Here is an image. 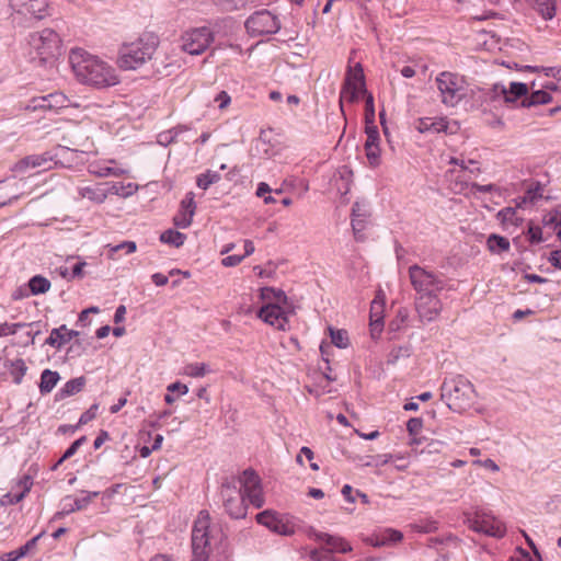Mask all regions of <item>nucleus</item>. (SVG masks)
<instances>
[{
  "label": "nucleus",
  "instance_id": "f257e3e1",
  "mask_svg": "<svg viewBox=\"0 0 561 561\" xmlns=\"http://www.w3.org/2000/svg\"><path fill=\"white\" fill-rule=\"evenodd\" d=\"M220 496L226 512L237 519L247 516L245 500L256 508L264 504L260 478L250 469L244 470L240 477L226 479L220 488Z\"/></svg>",
  "mask_w": 561,
  "mask_h": 561
},
{
  "label": "nucleus",
  "instance_id": "f03ea898",
  "mask_svg": "<svg viewBox=\"0 0 561 561\" xmlns=\"http://www.w3.org/2000/svg\"><path fill=\"white\" fill-rule=\"evenodd\" d=\"M69 61L76 78L96 89L114 87L119 83L116 69L106 60L82 48L71 49Z\"/></svg>",
  "mask_w": 561,
  "mask_h": 561
},
{
  "label": "nucleus",
  "instance_id": "7ed1b4c3",
  "mask_svg": "<svg viewBox=\"0 0 561 561\" xmlns=\"http://www.w3.org/2000/svg\"><path fill=\"white\" fill-rule=\"evenodd\" d=\"M225 540L221 527L210 522L207 511H201L192 530V561H208L214 549Z\"/></svg>",
  "mask_w": 561,
  "mask_h": 561
},
{
  "label": "nucleus",
  "instance_id": "20e7f679",
  "mask_svg": "<svg viewBox=\"0 0 561 561\" xmlns=\"http://www.w3.org/2000/svg\"><path fill=\"white\" fill-rule=\"evenodd\" d=\"M157 46L158 42L153 36L124 43L118 49L116 64L122 70H137L152 58Z\"/></svg>",
  "mask_w": 561,
  "mask_h": 561
},
{
  "label": "nucleus",
  "instance_id": "39448f33",
  "mask_svg": "<svg viewBox=\"0 0 561 561\" xmlns=\"http://www.w3.org/2000/svg\"><path fill=\"white\" fill-rule=\"evenodd\" d=\"M28 56L39 65L53 64L60 55L61 41L51 28H44L28 35Z\"/></svg>",
  "mask_w": 561,
  "mask_h": 561
},
{
  "label": "nucleus",
  "instance_id": "423d86ee",
  "mask_svg": "<svg viewBox=\"0 0 561 561\" xmlns=\"http://www.w3.org/2000/svg\"><path fill=\"white\" fill-rule=\"evenodd\" d=\"M440 397L449 409L462 411L473 403L476 391L473 385L463 376L445 378L440 386Z\"/></svg>",
  "mask_w": 561,
  "mask_h": 561
},
{
  "label": "nucleus",
  "instance_id": "0eeeda50",
  "mask_svg": "<svg viewBox=\"0 0 561 561\" xmlns=\"http://www.w3.org/2000/svg\"><path fill=\"white\" fill-rule=\"evenodd\" d=\"M408 274L415 296L439 294L445 288V280L442 275L426 267L413 264L409 267Z\"/></svg>",
  "mask_w": 561,
  "mask_h": 561
},
{
  "label": "nucleus",
  "instance_id": "6e6552de",
  "mask_svg": "<svg viewBox=\"0 0 561 561\" xmlns=\"http://www.w3.org/2000/svg\"><path fill=\"white\" fill-rule=\"evenodd\" d=\"M442 102L447 106L457 105L468 93V83L463 76L453 72H442L436 78Z\"/></svg>",
  "mask_w": 561,
  "mask_h": 561
},
{
  "label": "nucleus",
  "instance_id": "1a4fd4ad",
  "mask_svg": "<svg viewBox=\"0 0 561 561\" xmlns=\"http://www.w3.org/2000/svg\"><path fill=\"white\" fill-rule=\"evenodd\" d=\"M367 94L365 85V76L363 67L359 62L354 66H348L345 79L340 92V106L343 111V102L350 103L358 101L360 95Z\"/></svg>",
  "mask_w": 561,
  "mask_h": 561
},
{
  "label": "nucleus",
  "instance_id": "9d476101",
  "mask_svg": "<svg viewBox=\"0 0 561 561\" xmlns=\"http://www.w3.org/2000/svg\"><path fill=\"white\" fill-rule=\"evenodd\" d=\"M466 523L473 531L481 533L494 538H503L506 527L502 520L482 510L476 511L466 518Z\"/></svg>",
  "mask_w": 561,
  "mask_h": 561
},
{
  "label": "nucleus",
  "instance_id": "9b49d317",
  "mask_svg": "<svg viewBox=\"0 0 561 561\" xmlns=\"http://www.w3.org/2000/svg\"><path fill=\"white\" fill-rule=\"evenodd\" d=\"M214 41V34L206 26L191 28L181 36L180 47L190 55L203 54Z\"/></svg>",
  "mask_w": 561,
  "mask_h": 561
},
{
  "label": "nucleus",
  "instance_id": "f8f14e48",
  "mask_svg": "<svg viewBox=\"0 0 561 561\" xmlns=\"http://www.w3.org/2000/svg\"><path fill=\"white\" fill-rule=\"evenodd\" d=\"M245 27L250 35L261 36L275 34L280 28V23L272 12L261 10L248 18Z\"/></svg>",
  "mask_w": 561,
  "mask_h": 561
},
{
  "label": "nucleus",
  "instance_id": "ddd939ff",
  "mask_svg": "<svg viewBox=\"0 0 561 561\" xmlns=\"http://www.w3.org/2000/svg\"><path fill=\"white\" fill-rule=\"evenodd\" d=\"M256 520L273 533L282 536H291L296 531L295 518L286 514L264 511L256 515Z\"/></svg>",
  "mask_w": 561,
  "mask_h": 561
},
{
  "label": "nucleus",
  "instance_id": "4468645a",
  "mask_svg": "<svg viewBox=\"0 0 561 561\" xmlns=\"http://www.w3.org/2000/svg\"><path fill=\"white\" fill-rule=\"evenodd\" d=\"M289 313L280 305L267 302L259 310L257 317L277 330L286 331L289 328Z\"/></svg>",
  "mask_w": 561,
  "mask_h": 561
},
{
  "label": "nucleus",
  "instance_id": "2eb2a0df",
  "mask_svg": "<svg viewBox=\"0 0 561 561\" xmlns=\"http://www.w3.org/2000/svg\"><path fill=\"white\" fill-rule=\"evenodd\" d=\"M443 309L438 294L415 296V310L422 322H432L438 318Z\"/></svg>",
  "mask_w": 561,
  "mask_h": 561
},
{
  "label": "nucleus",
  "instance_id": "dca6fc26",
  "mask_svg": "<svg viewBox=\"0 0 561 561\" xmlns=\"http://www.w3.org/2000/svg\"><path fill=\"white\" fill-rule=\"evenodd\" d=\"M69 106H78L75 104L67 95L61 92L50 93L48 95L34 98L30 104L26 106V110H49L57 111L60 108H66Z\"/></svg>",
  "mask_w": 561,
  "mask_h": 561
},
{
  "label": "nucleus",
  "instance_id": "f3484780",
  "mask_svg": "<svg viewBox=\"0 0 561 561\" xmlns=\"http://www.w3.org/2000/svg\"><path fill=\"white\" fill-rule=\"evenodd\" d=\"M10 8L13 12L42 20L48 15V3L46 0H10Z\"/></svg>",
  "mask_w": 561,
  "mask_h": 561
},
{
  "label": "nucleus",
  "instance_id": "a211bd4d",
  "mask_svg": "<svg viewBox=\"0 0 561 561\" xmlns=\"http://www.w3.org/2000/svg\"><path fill=\"white\" fill-rule=\"evenodd\" d=\"M308 537L318 542L324 543L328 547L324 551L329 554L333 552L347 553L352 551L351 545L344 538L318 531L312 527L308 530Z\"/></svg>",
  "mask_w": 561,
  "mask_h": 561
},
{
  "label": "nucleus",
  "instance_id": "6ab92c4d",
  "mask_svg": "<svg viewBox=\"0 0 561 561\" xmlns=\"http://www.w3.org/2000/svg\"><path fill=\"white\" fill-rule=\"evenodd\" d=\"M403 539V534L393 528H380L365 538V542L373 547L393 546Z\"/></svg>",
  "mask_w": 561,
  "mask_h": 561
},
{
  "label": "nucleus",
  "instance_id": "aec40b11",
  "mask_svg": "<svg viewBox=\"0 0 561 561\" xmlns=\"http://www.w3.org/2000/svg\"><path fill=\"white\" fill-rule=\"evenodd\" d=\"M88 171L90 174L98 178H117L126 173V170L117 167L115 160H99L90 162L88 165Z\"/></svg>",
  "mask_w": 561,
  "mask_h": 561
},
{
  "label": "nucleus",
  "instance_id": "412c9836",
  "mask_svg": "<svg viewBox=\"0 0 561 561\" xmlns=\"http://www.w3.org/2000/svg\"><path fill=\"white\" fill-rule=\"evenodd\" d=\"M99 496V492H82V496H66L62 500V513L70 514L76 511L84 510L94 497Z\"/></svg>",
  "mask_w": 561,
  "mask_h": 561
},
{
  "label": "nucleus",
  "instance_id": "4be33fe9",
  "mask_svg": "<svg viewBox=\"0 0 561 561\" xmlns=\"http://www.w3.org/2000/svg\"><path fill=\"white\" fill-rule=\"evenodd\" d=\"M51 158L47 154H32L23 158L14 165L15 172H24L28 169L42 168L46 170L50 168Z\"/></svg>",
  "mask_w": 561,
  "mask_h": 561
},
{
  "label": "nucleus",
  "instance_id": "5701e85b",
  "mask_svg": "<svg viewBox=\"0 0 561 561\" xmlns=\"http://www.w3.org/2000/svg\"><path fill=\"white\" fill-rule=\"evenodd\" d=\"M79 332L73 330H68L65 324L59 328L53 329L50 335L45 341V344L60 348L66 343L70 342L75 336H78Z\"/></svg>",
  "mask_w": 561,
  "mask_h": 561
},
{
  "label": "nucleus",
  "instance_id": "b1692460",
  "mask_svg": "<svg viewBox=\"0 0 561 561\" xmlns=\"http://www.w3.org/2000/svg\"><path fill=\"white\" fill-rule=\"evenodd\" d=\"M420 133H447L448 122L443 117H422L415 124Z\"/></svg>",
  "mask_w": 561,
  "mask_h": 561
},
{
  "label": "nucleus",
  "instance_id": "393cba45",
  "mask_svg": "<svg viewBox=\"0 0 561 561\" xmlns=\"http://www.w3.org/2000/svg\"><path fill=\"white\" fill-rule=\"evenodd\" d=\"M78 194L81 198H87L95 204H102L107 198V191H105L104 184L80 186L78 187Z\"/></svg>",
  "mask_w": 561,
  "mask_h": 561
},
{
  "label": "nucleus",
  "instance_id": "a878e982",
  "mask_svg": "<svg viewBox=\"0 0 561 561\" xmlns=\"http://www.w3.org/2000/svg\"><path fill=\"white\" fill-rule=\"evenodd\" d=\"M19 485L22 486V490L20 492H9L1 497L0 502L2 505H14L25 497L26 493L31 490L32 486V481L30 477H24L23 479H21Z\"/></svg>",
  "mask_w": 561,
  "mask_h": 561
},
{
  "label": "nucleus",
  "instance_id": "bb28decb",
  "mask_svg": "<svg viewBox=\"0 0 561 561\" xmlns=\"http://www.w3.org/2000/svg\"><path fill=\"white\" fill-rule=\"evenodd\" d=\"M85 383L87 379L83 376L70 379L64 385L61 389H59L56 397L57 399L62 400L73 394H77L84 388Z\"/></svg>",
  "mask_w": 561,
  "mask_h": 561
},
{
  "label": "nucleus",
  "instance_id": "cd10ccee",
  "mask_svg": "<svg viewBox=\"0 0 561 561\" xmlns=\"http://www.w3.org/2000/svg\"><path fill=\"white\" fill-rule=\"evenodd\" d=\"M381 311L382 304L374 300L370 307V331L373 337H376V335L380 334L382 331L383 323Z\"/></svg>",
  "mask_w": 561,
  "mask_h": 561
},
{
  "label": "nucleus",
  "instance_id": "c85d7f7f",
  "mask_svg": "<svg viewBox=\"0 0 561 561\" xmlns=\"http://www.w3.org/2000/svg\"><path fill=\"white\" fill-rule=\"evenodd\" d=\"M60 379L58 371L44 369L41 374L39 392L47 394L56 387Z\"/></svg>",
  "mask_w": 561,
  "mask_h": 561
},
{
  "label": "nucleus",
  "instance_id": "c756f323",
  "mask_svg": "<svg viewBox=\"0 0 561 561\" xmlns=\"http://www.w3.org/2000/svg\"><path fill=\"white\" fill-rule=\"evenodd\" d=\"M4 366L8 368L15 385H20L22 382L23 377L25 376L28 369L24 359L22 358L8 360Z\"/></svg>",
  "mask_w": 561,
  "mask_h": 561
},
{
  "label": "nucleus",
  "instance_id": "7c9ffc66",
  "mask_svg": "<svg viewBox=\"0 0 561 561\" xmlns=\"http://www.w3.org/2000/svg\"><path fill=\"white\" fill-rule=\"evenodd\" d=\"M104 186H105V191H107V196L108 195H117L121 197H128V196L133 195L137 190V185H135L134 183L124 184V183H119V182H113V183H104Z\"/></svg>",
  "mask_w": 561,
  "mask_h": 561
},
{
  "label": "nucleus",
  "instance_id": "2f4dec72",
  "mask_svg": "<svg viewBox=\"0 0 561 561\" xmlns=\"http://www.w3.org/2000/svg\"><path fill=\"white\" fill-rule=\"evenodd\" d=\"M534 9L545 19L551 20L556 14L554 0H528Z\"/></svg>",
  "mask_w": 561,
  "mask_h": 561
},
{
  "label": "nucleus",
  "instance_id": "473e14b6",
  "mask_svg": "<svg viewBox=\"0 0 561 561\" xmlns=\"http://www.w3.org/2000/svg\"><path fill=\"white\" fill-rule=\"evenodd\" d=\"M552 100V96L549 92L545 90L534 91L529 96L525 98L522 102V105L525 107H530L539 104H548Z\"/></svg>",
  "mask_w": 561,
  "mask_h": 561
},
{
  "label": "nucleus",
  "instance_id": "72a5a7b5",
  "mask_svg": "<svg viewBox=\"0 0 561 561\" xmlns=\"http://www.w3.org/2000/svg\"><path fill=\"white\" fill-rule=\"evenodd\" d=\"M486 245L492 253H501L510 250L508 239L499 234H490L486 240Z\"/></svg>",
  "mask_w": 561,
  "mask_h": 561
},
{
  "label": "nucleus",
  "instance_id": "f704fd0d",
  "mask_svg": "<svg viewBox=\"0 0 561 561\" xmlns=\"http://www.w3.org/2000/svg\"><path fill=\"white\" fill-rule=\"evenodd\" d=\"M185 238H186L185 234H183L176 230L168 229L161 233L160 241L163 243L173 245L175 248H179L184 243Z\"/></svg>",
  "mask_w": 561,
  "mask_h": 561
},
{
  "label": "nucleus",
  "instance_id": "c9c22d12",
  "mask_svg": "<svg viewBox=\"0 0 561 561\" xmlns=\"http://www.w3.org/2000/svg\"><path fill=\"white\" fill-rule=\"evenodd\" d=\"M210 371L205 363H191L184 366L183 374L192 378H201Z\"/></svg>",
  "mask_w": 561,
  "mask_h": 561
},
{
  "label": "nucleus",
  "instance_id": "e433bc0d",
  "mask_svg": "<svg viewBox=\"0 0 561 561\" xmlns=\"http://www.w3.org/2000/svg\"><path fill=\"white\" fill-rule=\"evenodd\" d=\"M28 287L33 295L45 294L50 288V282L41 275H36L30 279Z\"/></svg>",
  "mask_w": 561,
  "mask_h": 561
},
{
  "label": "nucleus",
  "instance_id": "4c0bfd02",
  "mask_svg": "<svg viewBox=\"0 0 561 561\" xmlns=\"http://www.w3.org/2000/svg\"><path fill=\"white\" fill-rule=\"evenodd\" d=\"M221 176L218 172L208 170L197 176L196 185L202 190H207L210 185L219 182Z\"/></svg>",
  "mask_w": 561,
  "mask_h": 561
},
{
  "label": "nucleus",
  "instance_id": "58836bf2",
  "mask_svg": "<svg viewBox=\"0 0 561 561\" xmlns=\"http://www.w3.org/2000/svg\"><path fill=\"white\" fill-rule=\"evenodd\" d=\"M446 178L451 182L450 190L456 194H461L468 187V183L461 179L455 170H448Z\"/></svg>",
  "mask_w": 561,
  "mask_h": 561
},
{
  "label": "nucleus",
  "instance_id": "ea45409f",
  "mask_svg": "<svg viewBox=\"0 0 561 561\" xmlns=\"http://www.w3.org/2000/svg\"><path fill=\"white\" fill-rule=\"evenodd\" d=\"M507 103H514L517 99L524 96L528 92V88L525 83L512 82L510 88H506Z\"/></svg>",
  "mask_w": 561,
  "mask_h": 561
},
{
  "label": "nucleus",
  "instance_id": "a19ab883",
  "mask_svg": "<svg viewBox=\"0 0 561 561\" xmlns=\"http://www.w3.org/2000/svg\"><path fill=\"white\" fill-rule=\"evenodd\" d=\"M497 218L503 225L517 226L520 218L517 216V211L513 207H505L497 213Z\"/></svg>",
  "mask_w": 561,
  "mask_h": 561
},
{
  "label": "nucleus",
  "instance_id": "79ce46f5",
  "mask_svg": "<svg viewBox=\"0 0 561 561\" xmlns=\"http://www.w3.org/2000/svg\"><path fill=\"white\" fill-rule=\"evenodd\" d=\"M411 355L410 346H396L387 355V364L394 365L401 358H408Z\"/></svg>",
  "mask_w": 561,
  "mask_h": 561
},
{
  "label": "nucleus",
  "instance_id": "37998d69",
  "mask_svg": "<svg viewBox=\"0 0 561 561\" xmlns=\"http://www.w3.org/2000/svg\"><path fill=\"white\" fill-rule=\"evenodd\" d=\"M261 297L264 300H268V302L277 304L285 302L287 297L282 290H276L271 287L262 288Z\"/></svg>",
  "mask_w": 561,
  "mask_h": 561
},
{
  "label": "nucleus",
  "instance_id": "c03bdc74",
  "mask_svg": "<svg viewBox=\"0 0 561 561\" xmlns=\"http://www.w3.org/2000/svg\"><path fill=\"white\" fill-rule=\"evenodd\" d=\"M256 0H216V3L225 11H233L255 3Z\"/></svg>",
  "mask_w": 561,
  "mask_h": 561
},
{
  "label": "nucleus",
  "instance_id": "a18cd8bd",
  "mask_svg": "<svg viewBox=\"0 0 561 561\" xmlns=\"http://www.w3.org/2000/svg\"><path fill=\"white\" fill-rule=\"evenodd\" d=\"M23 327H30L33 329L34 327H38V323L32 322V323H1L0 324V336H8L13 335L18 332L19 329Z\"/></svg>",
  "mask_w": 561,
  "mask_h": 561
},
{
  "label": "nucleus",
  "instance_id": "49530a36",
  "mask_svg": "<svg viewBox=\"0 0 561 561\" xmlns=\"http://www.w3.org/2000/svg\"><path fill=\"white\" fill-rule=\"evenodd\" d=\"M393 458H394V456L391 454L367 456V457H365L366 461L364 462V466L381 467V466L389 463Z\"/></svg>",
  "mask_w": 561,
  "mask_h": 561
},
{
  "label": "nucleus",
  "instance_id": "de8ad7c7",
  "mask_svg": "<svg viewBox=\"0 0 561 561\" xmlns=\"http://www.w3.org/2000/svg\"><path fill=\"white\" fill-rule=\"evenodd\" d=\"M331 342L340 347L344 348L348 345V335L345 330H334L330 328Z\"/></svg>",
  "mask_w": 561,
  "mask_h": 561
},
{
  "label": "nucleus",
  "instance_id": "09e8293b",
  "mask_svg": "<svg viewBox=\"0 0 561 561\" xmlns=\"http://www.w3.org/2000/svg\"><path fill=\"white\" fill-rule=\"evenodd\" d=\"M365 153L370 167L376 168L380 164L379 145L365 146Z\"/></svg>",
  "mask_w": 561,
  "mask_h": 561
},
{
  "label": "nucleus",
  "instance_id": "8fccbe9b",
  "mask_svg": "<svg viewBox=\"0 0 561 561\" xmlns=\"http://www.w3.org/2000/svg\"><path fill=\"white\" fill-rule=\"evenodd\" d=\"M365 133L367 135L365 146L379 145V131L373 122L366 123Z\"/></svg>",
  "mask_w": 561,
  "mask_h": 561
},
{
  "label": "nucleus",
  "instance_id": "3c124183",
  "mask_svg": "<svg viewBox=\"0 0 561 561\" xmlns=\"http://www.w3.org/2000/svg\"><path fill=\"white\" fill-rule=\"evenodd\" d=\"M193 216H194L193 210H190V211L180 210L179 214L175 215L173 218L174 225L179 228L185 229L191 226Z\"/></svg>",
  "mask_w": 561,
  "mask_h": 561
},
{
  "label": "nucleus",
  "instance_id": "603ef678",
  "mask_svg": "<svg viewBox=\"0 0 561 561\" xmlns=\"http://www.w3.org/2000/svg\"><path fill=\"white\" fill-rule=\"evenodd\" d=\"M489 95L494 101H503L507 103L506 87L500 83H495L489 92Z\"/></svg>",
  "mask_w": 561,
  "mask_h": 561
},
{
  "label": "nucleus",
  "instance_id": "864d4df0",
  "mask_svg": "<svg viewBox=\"0 0 561 561\" xmlns=\"http://www.w3.org/2000/svg\"><path fill=\"white\" fill-rule=\"evenodd\" d=\"M87 442V437L85 436H81L80 438L76 439L68 448L67 450L65 451V454L62 455V457L59 459L58 463L55 466L57 467L59 463H61L62 461H65L66 459H69L70 457H72L77 450L79 449V447H81L84 443Z\"/></svg>",
  "mask_w": 561,
  "mask_h": 561
},
{
  "label": "nucleus",
  "instance_id": "5fc2aeb1",
  "mask_svg": "<svg viewBox=\"0 0 561 561\" xmlns=\"http://www.w3.org/2000/svg\"><path fill=\"white\" fill-rule=\"evenodd\" d=\"M527 238L530 243H540L542 242V230L538 226H529L527 230Z\"/></svg>",
  "mask_w": 561,
  "mask_h": 561
},
{
  "label": "nucleus",
  "instance_id": "6e6d98bb",
  "mask_svg": "<svg viewBox=\"0 0 561 561\" xmlns=\"http://www.w3.org/2000/svg\"><path fill=\"white\" fill-rule=\"evenodd\" d=\"M423 427V421L420 417H412L407 423V430L410 435L416 436Z\"/></svg>",
  "mask_w": 561,
  "mask_h": 561
},
{
  "label": "nucleus",
  "instance_id": "4d7b16f0",
  "mask_svg": "<svg viewBox=\"0 0 561 561\" xmlns=\"http://www.w3.org/2000/svg\"><path fill=\"white\" fill-rule=\"evenodd\" d=\"M365 118H366V123L367 122L374 123V119H375L374 98L371 94H366Z\"/></svg>",
  "mask_w": 561,
  "mask_h": 561
},
{
  "label": "nucleus",
  "instance_id": "13d9d810",
  "mask_svg": "<svg viewBox=\"0 0 561 561\" xmlns=\"http://www.w3.org/2000/svg\"><path fill=\"white\" fill-rule=\"evenodd\" d=\"M195 209H196V205H195V202H194V193L193 192H188L184 199L181 202V208L180 210H183V211H190V210H193V215L195 214Z\"/></svg>",
  "mask_w": 561,
  "mask_h": 561
},
{
  "label": "nucleus",
  "instance_id": "bf43d9fd",
  "mask_svg": "<svg viewBox=\"0 0 561 561\" xmlns=\"http://www.w3.org/2000/svg\"><path fill=\"white\" fill-rule=\"evenodd\" d=\"M137 249L136 243L134 241H124L117 245L111 248L112 253H116L118 251H125L127 254L135 252Z\"/></svg>",
  "mask_w": 561,
  "mask_h": 561
},
{
  "label": "nucleus",
  "instance_id": "052dcab7",
  "mask_svg": "<svg viewBox=\"0 0 561 561\" xmlns=\"http://www.w3.org/2000/svg\"><path fill=\"white\" fill-rule=\"evenodd\" d=\"M98 404L91 405V408L83 412L79 419V425H84L92 421L96 416Z\"/></svg>",
  "mask_w": 561,
  "mask_h": 561
},
{
  "label": "nucleus",
  "instance_id": "680f3d73",
  "mask_svg": "<svg viewBox=\"0 0 561 561\" xmlns=\"http://www.w3.org/2000/svg\"><path fill=\"white\" fill-rule=\"evenodd\" d=\"M309 557L312 561H333L331 554L320 549L311 550Z\"/></svg>",
  "mask_w": 561,
  "mask_h": 561
},
{
  "label": "nucleus",
  "instance_id": "e2e57ef3",
  "mask_svg": "<svg viewBox=\"0 0 561 561\" xmlns=\"http://www.w3.org/2000/svg\"><path fill=\"white\" fill-rule=\"evenodd\" d=\"M449 163L459 165L460 170L463 171V172L468 171L471 174H479L480 173V168H474V169L473 168H469V165L467 164V162L465 160H460L458 158H450Z\"/></svg>",
  "mask_w": 561,
  "mask_h": 561
},
{
  "label": "nucleus",
  "instance_id": "0e129e2a",
  "mask_svg": "<svg viewBox=\"0 0 561 561\" xmlns=\"http://www.w3.org/2000/svg\"><path fill=\"white\" fill-rule=\"evenodd\" d=\"M352 228L357 240L362 239V232L365 229V220L362 218H352Z\"/></svg>",
  "mask_w": 561,
  "mask_h": 561
},
{
  "label": "nucleus",
  "instance_id": "69168bd1",
  "mask_svg": "<svg viewBox=\"0 0 561 561\" xmlns=\"http://www.w3.org/2000/svg\"><path fill=\"white\" fill-rule=\"evenodd\" d=\"M169 392H179L180 394H186L188 392V387L180 381L170 383L167 388Z\"/></svg>",
  "mask_w": 561,
  "mask_h": 561
},
{
  "label": "nucleus",
  "instance_id": "338daca9",
  "mask_svg": "<svg viewBox=\"0 0 561 561\" xmlns=\"http://www.w3.org/2000/svg\"><path fill=\"white\" fill-rule=\"evenodd\" d=\"M216 102H218V107L220 110L226 108L230 104V96L226 91H221L215 99Z\"/></svg>",
  "mask_w": 561,
  "mask_h": 561
},
{
  "label": "nucleus",
  "instance_id": "774afa93",
  "mask_svg": "<svg viewBox=\"0 0 561 561\" xmlns=\"http://www.w3.org/2000/svg\"><path fill=\"white\" fill-rule=\"evenodd\" d=\"M549 262L557 268H561V250H554L550 253Z\"/></svg>",
  "mask_w": 561,
  "mask_h": 561
}]
</instances>
